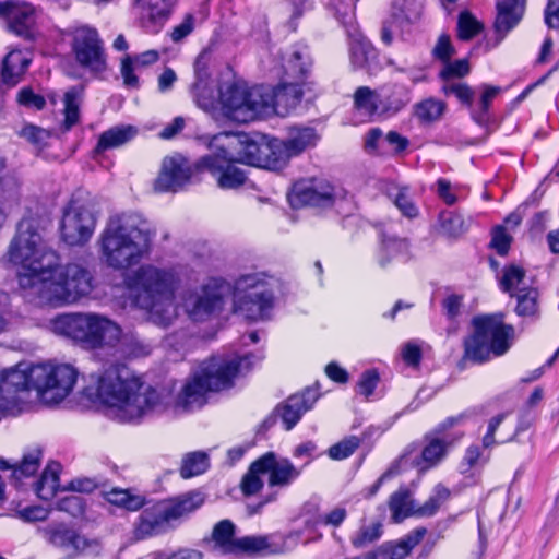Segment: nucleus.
<instances>
[{"mask_svg":"<svg viewBox=\"0 0 559 559\" xmlns=\"http://www.w3.org/2000/svg\"><path fill=\"white\" fill-rule=\"evenodd\" d=\"M82 395L90 402L106 406L121 423H134L154 413L167 411L171 391L145 383L124 365H111L92 373Z\"/></svg>","mask_w":559,"mask_h":559,"instance_id":"1","label":"nucleus"},{"mask_svg":"<svg viewBox=\"0 0 559 559\" xmlns=\"http://www.w3.org/2000/svg\"><path fill=\"white\" fill-rule=\"evenodd\" d=\"M154 236L151 224L139 213L111 215L98 239L102 259L112 270H128L150 254Z\"/></svg>","mask_w":559,"mask_h":559,"instance_id":"2","label":"nucleus"},{"mask_svg":"<svg viewBox=\"0 0 559 559\" xmlns=\"http://www.w3.org/2000/svg\"><path fill=\"white\" fill-rule=\"evenodd\" d=\"M179 278L173 269L143 264L124 277V285L133 302L148 311L151 320L169 326L177 318L174 302Z\"/></svg>","mask_w":559,"mask_h":559,"instance_id":"3","label":"nucleus"},{"mask_svg":"<svg viewBox=\"0 0 559 559\" xmlns=\"http://www.w3.org/2000/svg\"><path fill=\"white\" fill-rule=\"evenodd\" d=\"M260 359L261 357L253 354H246L233 358L212 357L203 361L176 397L173 393V386H162L171 391L173 401L167 409L170 406L183 411L200 408L206 402L207 392L229 389L238 376L248 372L253 364Z\"/></svg>","mask_w":559,"mask_h":559,"instance_id":"4","label":"nucleus"},{"mask_svg":"<svg viewBox=\"0 0 559 559\" xmlns=\"http://www.w3.org/2000/svg\"><path fill=\"white\" fill-rule=\"evenodd\" d=\"M95 278L91 270L83 263L70 262L48 267L36 284L29 299L39 305L63 307L78 304L95 289Z\"/></svg>","mask_w":559,"mask_h":559,"instance_id":"5","label":"nucleus"},{"mask_svg":"<svg viewBox=\"0 0 559 559\" xmlns=\"http://www.w3.org/2000/svg\"><path fill=\"white\" fill-rule=\"evenodd\" d=\"M11 263L23 269L19 273V285L25 297L34 289L48 267L55 266L59 257L48 248L32 218H23L8 249Z\"/></svg>","mask_w":559,"mask_h":559,"instance_id":"6","label":"nucleus"},{"mask_svg":"<svg viewBox=\"0 0 559 559\" xmlns=\"http://www.w3.org/2000/svg\"><path fill=\"white\" fill-rule=\"evenodd\" d=\"M51 331L91 348L114 345L121 336L120 326L100 313L70 312L57 316L50 322Z\"/></svg>","mask_w":559,"mask_h":559,"instance_id":"7","label":"nucleus"},{"mask_svg":"<svg viewBox=\"0 0 559 559\" xmlns=\"http://www.w3.org/2000/svg\"><path fill=\"white\" fill-rule=\"evenodd\" d=\"M472 325L473 334L464 340L463 360L481 364L491 355L506 354L511 347L514 329L504 323L503 313L474 317Z\"/></svg>","mask_w":559,"mask_h":559,"instance_id":"8","label":"nucleus"},{"mask_svg":"<svg viewBox=\"0 0 559 559\" xmlns=\"http://www.w3.org/2000/svg\"><path fill=\"white\" fill-rule=\"evenodd\" d=\"M204 502L202 491L191 490L145 508L134 525L135 538L145 539L168 531L174 523L195 512Z\"/></svg>","mask_w":559,"mask_h":559,"instance_id":"9","label":"nucleus"},{"mask_svg":"<svg viewBox=\"0 0 559 559\" xmlns=\"http://www.w3.org/2000/svg\"><path fill=\"white\" fill-rule=\"evenodd\" d=\"M29 376L40 402L57 405L73 391L79 371L71 364L45 362L31 365Z\"/></svg>","mask_w":559,"mask_h":559,"instance_id":"10","label":"nucleus"},{"mask_svg":"<svg viewBox=\"0 0 559 559\" xmlns=\"http://www.w3.org/2000/svg\"><path fill=\"white\" fill-rule=\"evenodd\" d=\"M96 214L91 200L75 195L64 207L60 222L61 239L69 246H83L94 234Z\"/></svg>","mask_w":559,"mask_h":559,"instance_id":"11","label":"nucleus"},{"mask_svg":"<svg viewBox=\"0 0 559 559\" xmlns=\"http://www.w3.org/2000/svg\"><path fill=\"white\" fill-rule=\"evenodd\" d=\"M71 37V50L79 66L95 75L103 73L107 69V59L98 32L83 25L75 27Z\"/></svg>","mask_w":559,"mask_h":559,"instance_id":"12","label":"nucleus"},{"mask_svg":"<svg viewBox=\"0 0 559 559\" xmlns=\"http://www.w3.org/2000/svg\"><path fill=\"white\" fill-rule=\"evenodd\" d=\"M31 365L17 364L0 371V401L12 416L21 414L26 404L31 381Z\"/></svg>","mask_w":559,"mask_h":559,"instance_id":"13","label":"nucleus"},{"mask_svg":"<svg viewBox=\"0 0 559 559\" xmlns=\"http://www.w3.org/2000/svg\"><path fill=\"white\" fill-rule=\"evenodd\" d=\"M266 141L255 140L248 134L223 132L214 135L209 144L210 150L229 153L236 162L262 168L263 148Z\"/></svg>","mask_w":559,"mask_h":559,"instance_id":"14","label":"nucleus"},{"mask_svg":"<svg viewBox=\"0 0 559 559\" xmlns=\"http://www.w3.org/2000/svg\"><path fill=\"white\" fill-rule=\"evenodd\" d=\"M228 286L221 280H211L198 292L189 293L183 298V308L193 321H204L222 309Z\"/></svg>","mask_w":559,"mask_h":559,"instance_id":"15","label":"nucleus"},{"mask_svg":"<svg viewBox=\"0 0 559 559\" xmlns=\"http://www.w3.org/2000/svg\"><path fill=\"white\" fill-rule=\"evenodd\" d=\"M236 164L239 163L229 153L211 150L198 160L197 167L214 176L219 188L237 189L246 182L247 175Z\"/></svg>","mask_w":559,"mask_h":559,"instance_id":"16","label":"nucleus"},{"mask_svg":"<svg viewBox=\"0 0 559 559\" xmlns=\"http://www.w3.org/2000/svg\"><path fill=\"white\" fill-rule=\"evenodd\" d=\"M423 10V0H393L390 17L383 22L381 28L383 44L390 46L396 34L420 19Z\"/></svg>","mask_w":559,"mask_h":559,"instance_id":"17","label":"nucleus"},{"mask_svg":"<svg viewBox=\"0 0 559 559\" xmlns=\"http://www.w3.org/2000/svg\"><path fill=\"white\" fill-rule=\"evenodd\" d=\"M192 177V168L186 157L180 154L167 156L163 159L162 168L154 188L158 192H176Z\"/></svg>","mask_w":559,"mask_h":559,"instance_id":"18","label":"nucleus"},{"mask_svg":"<svg viewBox=\"0 0 559 559\" xmlns=\"http://www.w3.org/2000/svg\"><path fill=\"white\" fill-rule=\"evenodd\" d=\"M274 305L273 290H258L254 295L234 296V311L249 321L270 318Z\"/></svg>","mask_w":559,"mask_h":559,"instance_id":"19","label":"nucleus"},{"mask_svg":"<svg viewBox=\"0 0 559 559\" xmlns=\"http://www.w3.org/2000/svg\"><path fill=\"white\" fill-rule=\"evenodd\" d=\"M335 197V189L330 182L316 179L309 183L296 185L292 202L300 205L326 207L333 204Z\"/></svg>","mask_w":559,"mask_h":559,"instance_id":"20","label":"nucleus"},{"mask_svg":"<svg viewBox=\"0 0 559 559\" xmlns=\"http://www.w3.org/2000/svg\"><path fill=\"white\" fill-rule=\"evenodd\" d=\"M319 396L318 389L309 386L301 393L290 395L284 404L277 406L275 413L282 418L285 429L290 430L312 408Z\"/></svg>","mask_w":559,"mask_h":559,"instance_id":"21","label":"nucleus"},{"mask_svg":"<svg viewBox=\"0 0 559 559\" xmlns=\"http://www.w3.org/2000/svg\"><path fill=\"white\" fill-rule=\"evenodd\" d=\"M0 16L4 17L10 31L19 36L31 38L35 24V8L27 2H1Z\"/></svg>","mask_w":559,"mask_h":559,"instance_id":"22","label":"nucleus"},{"mask_svg":"<svg viewBox=\"0 0 559 559\" xmlns=\"http://www.w3.org/2000/svg\"><path fill=\"white\" fill-rule=\"evenodd\" d=\"M263 468L269 474V486L286 488L301 475V468L296 467L288 459L277 457L274 452L261 456Z\"/></svg>","mask_w":559,"mask_h":559,"instance_id":"23","label":"nucleus"},{"mask_svg":"<svg viewBox=\"0 0 559 559\" xmlns=\"http://www.w3.org/2000/svg\"><path fill=\"white\" fill-rule=\"evenodd\" d=\"M411 259L409 242L406 238L386 233L381 234L377 262L381 269H389Z\"/></svg>","mask_w":559,"mask_h":559,"instance_id":"24","label":"nucleus"},{"mask_svg":"<svg viewBox=\"0 0 559 559\" xmlns=\"http://www.w3.org/2000/svg\"><path fill=\"white\" fill-rule=\"evenodd\" d=\"M272 87L254 86L248 90V100L245 111H238V122L247 123L258 118L273 115L274 104Z\"/></svg>","mask_w":559,"mask_h":559,"instance_id":"25","label":"nucleus"},{"mask_svg":"<svg viewBox=\"0 0 559 559\" xmlns=\"http://www.w3.org/2000/svg\"><path fill=\"white\" fill-rule=\"evenodd\" d=\"M378 117L390 118L411 102L409 90L401 84H389L378 88Z\"/></svg>","mask_w":559,"mask_h":559,"instance_id":"26","label":"nucleus"},{"mask_svg":"<svg viewBox=\"0 0 559 559\" xmlns=\"http://www.w3.org/2000/svg\"><path fill=\"white\" fill-rule=\"evenodd\" d=\"M350 63L355 69L372 75L380 69L378 53L372 44L362 35L356 34L349 43Z\"/></svg>","mask_w":559,"mask_h":559,"instance_id":"27","label":"nucleus"},{"mask_svg":"<svg viewBox=\"0 0 559 559\" xmlns=\"http://www.w3.org/2000/svg\"><path fill=\"white\" fill-rule=\"evenodd\" d=\"M526 0H497L496 32L501 40L522 19Z\"/></svg>","mask_w":559,"mask_h":559,"instance_id":"28","label":"nucleus"},{"mask_svg":"<svg viewBox=\"0 0 559 559\" xmlns=\"http://www.w3.org/2000/svg\"><path fill=\"white\" fill-rule=\"evenodd\" d=\"M383 524L379 520H359L357 528L349 535V543L355 550L366 549L377 544L383 536Z\"/></svg>","mask_w":559,"mask_h":559,"instance_id":"29","label":"nucleus"},{"mask_svg":"<svg viewBox=\"0 0 559 559\" xmlns=\"http://www.w3.org/2000/svg\"><path fill=\"white\" fill-rule=\"evenodd\" d=\"M249 87L243 84H230L219 92L223 114L230 120L237 121V112L245 111Z\"/></svg>","mask_w":559,"mask_h":559,"instance_id":"30","label":"nucleus"},{"mask_svg":"<svg viewBox=\"0 0 559 559\" xmlns=\"http://www.w3.org/2000/svg\"><path fill=\"white\" fill-rule=\"evenodd\" d=\"M312 60L306 46H295L287 53L283 68L288 78L302 81L310 72Z\"/></svg>","mask_w":559,"mask_h":559,"instance_id":"31","label":"nucleus"},{"mask_svg":"<svg viewBox=\"0 0 559 559\" xmlns=\"http://www.w3.org/2000/svg\"><path fill=\"white\" fill-rule=\"evenodd\" d=\"M40 533L51 545L64 549L79 550L84 546V539L73 530L63 524L40 528Z\"/></svg>","mask_w":559,"mask_h":559,"instance_id":"32","label":"nucleus"},{"mask_svg":"<svg viewBox=\"0 0 559 559\" xmlns=\"http://www.w3.org/2000/svg\"><path fill=\"white\" fill-rule=\"evenodd\" d=\"M272 100L274 104L273 115L286 116L292 109L296 108L301 100V90L298 84H282L276 88H272Z\"/></svg>","mask_w":559,"mask_h":559,"instance_id":"33","label":"nucleus"},{"mask_svg":"<svg viewBox=\"0 0 559 559\" xmlns=\"http://www.w3.org/2000/svg\"><path fill=\"white\" fill-rule=\"evenodd\" d=\"M138 134V129L130 124L115 126L99 135L95 151L97 153L119 147L130 142Z\"/></svg>","mask_w":559,"mask_h":559,"instance_id":"34","label":"nucleus"},{"mask_svg":"<svg viewBox=\"0 0 559 559\" xmlns=\"http://www.w3.org/2000/svg\"><path fill=\"white\" fill-rule=\"evenodd\" d=\"M31 59L21 50H12L9 52L2 64V81L8 85H15L26 71Z\"/></svg>","mask_w":559,"mask_h":559,"instance_id":"35","label":"nucleus"},{"mask_svg":"<svg viewBox=\"0 0 559 559\" xmlns=\"http://www.w3.org/2000/svg\"><path fill=\"white\" fill-rule=\"evenodd\" d=\"M389 509L394 523H401L408 516L415 515L416 507L412 492L406 487H401L389 498Z\"/></svg>","mask_w":559,"mask_h":559,"instance_id":"36","label":"nucleus"},{"mask_svg":"<svg viewBox=\"0 0 559 559\" xmlns=\"http://www.w3.org/2000/svg\"><path fill=\"white\" fill-rule=\"evenodd\" d=\"M319 141V134L310 127H293L284 141L290 155L297 156L309 147H313Z\"/></svg>","mask_w":559,"mask_h":559,"instance_id":"37","label":"nucleus"},{"mask_svg":"<svg viewBox=\"0 0 559 559\" xmlns=\"http://www.w3.org/2000/svg\"><path fill=\"white\" fill-rule=\"evenodd\" d=\"M272 276L264 272H252L241 274L234 282V296L254 295L258 290H272Z\"/></svg>","mask_w":559,"mask_h":559,"instance_id":"38","label":"nucleus"},{"mask_svg":"<svg viewBox=\"0 0 559 559\" xmlns=\"http://www.w3.org/2000/svg\"><path fill=\"white\" fill-rule=\"evenodd\" d=\"M262 159V168L270 170H280L284 168L293 157L284 141L273 139L266 141Z\"/></svg>","mask_w":559,"mask_h":559,"instance_id":"39","label":"nucleus"},{"mask_svg":"<svg viewBox=\"0 0 559 559\" xmlns=\"http://www.w3.org/2000/svg\"><path fill=\"white\" fill-rule=\"evenodd\" d=\"M212 539L222 554H238V538H235V525L231 521H219L213 528Z\"/></svg>","mask_w":559,"mask_h":559,"instance_id":"40","label":"nucleus"},{"mask_svg":"<svg viewBox=\"0 0 559 559\" xmlns=\"http://www.w3.org/2000/svg\"><path fill=\"white\" fill-rule=\"evenodd\" d=\"M175 3L176 0H133L141 17L152 22L166 19Z\"/></svg>","mask_w":559,"mask_h":559,"instance_id":"41","label":"nucleus"},{"mask_svg":"<svg viewBox=\"0 0 559 559\" xmlns=\"http://www.w3.org/2000/svg\"><path fill=\"white\" fill-rule=\"evenodd\" d=\"M209 74L200 66V61L195 62V82L192 85V93L199 107L210 110L214 105V96L212 88H209Z\"/></svg>","mask_w":559,"mask_h":559,"instance_id":"42","label":"nucleus"},{"mask_svg":"<svg viewBox=\"0 0 559 559\" xmlns=\"http://www.w3.org/2000/svg\"><path fill=\"white\" fill-rule=\"evenodd\" d=\"M210 467V457L204 451H193L183 455L180 466V476L188 479L199 476Z\"/></svg>","mask_w":559,"mask_h":559,"instance_id":"43","label":"nucleus"},{"mask_svg":"<svg viewBox=\"0 0 559 559\" xmlns=\"http://www.w3.org/2000/svg\"><path fill=\"white\" fill-rule=\"evenodd\" d=\"M440 234L447 238L457 239L463 236L469 227V221L463 215L454 212H442L439 216Z\"/></svg>","mask_w":559,"mask_h":559,"instance_id":"44","label":"nucleus"},{"mask_svg":"<svg viewBox=\"0 0 559 559\" xmlns=\"http://www.w3.org/2000/svg\"><path fill=\"white\" fill-rule=\"evenodd\" d=\"M106 500L127 511H138L145 504V499L129 489L112 488L105 492Z\"/></svg>","mask_w":559,"mask_h":559,"instance_id":"45","label":"nucleus"},{"mask_svg":"<svg viewBox=\"0 0 559 559\" xmlns=\"http://www.w3.org/2000/svg\"><path fill=\"white\" fill-rule=\"evenodd\" d=\"M354 106L369 117H378V90L368 86L358 87L354 93Z\"/></svg>","mask_w":559,"mask_h":559,"instance_id":"46","label":"nucleus"},{"mask_svg":"<svg viewBox=\"0 0 559 559\" xmlns=\"http://www.w3.org/2000/svg\"><path fill=\"white\" fill-rule=\"evenodd\" d=\"M515 312L520 317L533 318L538 313V292L536 288H520L516 293Z\"/></svg>","mask_w":559,"mask_h":559,"instance_id":"47","label":"nucleus"},{"mask_svg":"<svg viewBox=\"0 0 559 559\" xmlns=\"http://www.w3.org/2000/svg\"><path fill=\"white\" fill-rule=\"evenodd\" d=\"M261 457L251 463L248 472L243 475L240 489L245 496H252L259 492L263 487L262 475L265 474Z\"/></svg>","mask_w":559,"mask_h":559,"instance_id":"48","label":"nucleus"},{"mask_svg":"<svg viewBox=\"0 0 559 559\" xmlns=\"http://www.w3.org/2000/svg\"><path fill=\"white\" fill-rule=\"evenodd\" d=\"M82 92L76 87H72L67 91L63 97L64 103V120H63V129L64 131L70 130L73 126L79 122L80 119V103H81Z\"/></svg>","mask_w":559,"mask_h":559,"instance_id":"49","label":"nucleus"},{"mask_svg":"<svg viewBox=\"0 0 559 559\" xmlns=\"http://www.w3.org/2000/svg\"><path fill=\"white\" fill-rule=\"evenodd\" d=\"M447 453V444L438 439L432 438L421 450V462L418 463L421 469H428L437 465Z\"/></svg>","mask_w":559,"mask_h":559,"instance_id":"50","label":"nucleus"},{"mask_svg":"<svg viewBox=\"0 0 559 559\" xmlns=\"http://www.w3.org/2000/svg\"><path fill=\"white\" fill-rule=\"evenodd\" d=\"M58 487L59 476L57 471L49 466L43 472L39 480L36 483L35 491L40 499L49 500L55 496Z\"/></svg>","mask_w":559,"mask_h":559,"instance_id":"51","label":"nucleus"},{"mask_svg":"<svg viewBox=\"0 0 559 559\" xmlns=\"http://www.w3.org/2000/svg\"><path fill=\"white\" fill-rule=\"evenodd\" d=\"M450 491L443 485H437L433 489V495L420 507L416 508L415 516H431L433 515L441 504L447 501Z\"/></svg>","mask_w":559,"mask_h":559,"instance_id":"52","label":"nucleus"},{"mask_svg":"<svg viewBox=\"0 0 559 559\" xmlns=\"http://www.w3.org/2000/svg\"><path fill=\"white\" fill-rule=\"evenodd\" d=\"M41 451L35 449L23 456L19 466L13 469V477L21 480L23 477H29L36 474L39 468Z\"/></svg>","mask_w":559,"mask_h":559,"instance_id":"53","label":"nucleus"},{"mask_svg":"<svg viewBox=\"0 0 559 559\" xmlns=\"http://www.w3.org/2000/svg\"><path fill=\"white\" fill-rule=\"evenodd\" d=\"M525 277V271L516 265H509L503 270V275L500 280V287L503 292L514 296L513 290L520 289V285Z\"/></svg>","mask_w":559,"mask_h":559,"instance_id":"54","label":"nucleus"},{"mask_svg":"<svg viewBox=\"0 0 559 559\" xmlns=\"http://www.w3.org/2000/svg\"><path fill=\"white\" fill-rule=\"evenodd\" d=\"M471 71L467 59H459L455 61H447L443 63L439 78L444 82H453L454 79H461L467 75Z\"/></svg>","mask_w":559,"mask_h":559,"instance_id":"55","label":"nucleus"},{"mask_svg":"<svg viewBox=\"0 0 559 559\" xmlns=\"http://www.w3.org/2000/svg\"><path fill=\"white\" fill-rule=\"evenodd\" d=\"M444 108L442 102L428 98L416 105V116L423 121H435L442 116Z\"/></svg>","mask_w":559,"mask_h":559,"instance_id":"56","label":"nucleus"},{"mask_svg":"<svg viewBox=\"0 0 559 559\" xmlns=\"http://www.w3.org/2000/svg\"><path fill=\"white\" fill-rule=\"evenodd\" d=\"M358 0H331L335 17L345 26H352L355 21V8Z\"/></svg>","mask_w":559,"mask_h":559,"instance_id":"57","label":"nucleus"},{"mask_svg":"<svg viewBox=\"0 0 559 559\" xmlns=\"http://www.w3.org/2000/svg\"><path fill=\"white\" fill-rule=\"evenodd\" d=\"M499 91L500 88L496 86H484V91L479 100V109L473 112V118L477 123L481 124L487 121L489 107L493 98L498 95Z\"/></svg>","mask_w":559,"mask_h":559,"instance_id":"58","label":"nucleus"},{"mask_svg":"<svg viewBox=\"0 0 559 559\" xmlns=\"http://www.w3.org/2000/svg\"><path fill=\"white\" fill-rule=\"evenodd\" d=\"M481 29L479 22L469 13L463 12L457 21V34L460 39L469 40Z\"/></svg>","mask_w":559,"mask_h":559,"instance_id":"59","label":"nucleus"},{"mask_svg":"<svg viewBox=\"0 0 559 559\" xmlns=\"http://www.w3.org/2000/svg\"><path fill=\"white\" fill-rule=\"evenodd\" d=\"M359 443L360 440L355 436L346 438L330 447L329 456L336 461L347 459L358 449Z\"/></svg>","mask_w":559,"mask_h":559,"instance_id":"60","label":"nucleus"},{"mask_svg":"<svg viewBox=\"0 0 559 559\" xmlns=\"http://www.w3.org/2000/svg\"><path fill=\"white\" fill-rule=\"evenodd\" d=\"M269 539V536H245L238 538V552H273L274 550L271 549Z\"/></svg>","mask_w":559,"mask_h":559,"instance_id":"61","label":"nucleus"},{"mask_svg":"<svg viewBox=\"0 0 559 559\" xmlns=\"http://www.w3.org/2000/svg\"><path fill=\"white\" fill-rule=\"evenodd\" d=\"M442 92L445 95H454L460 102L468 106L472 105L473 90L465 83L447 82L442 85Z\"/></svg>","mask_w":559,"mask_h":559,"instance_id":"62","label":"nucleus"},{"mask_svg":"<svg viewBox=\"0 0 559 559\" xmlns=\"http://www.w3.org/2000/svg\"><path fill=\"white\" fill-rule=\"evenodd\" d=\"M379 381V372L376 369H368L361 373L357 382V392L369 397L376 390Z\"/></svg>","mask_w":559,"mask_h":559,"instance_id":"63","label":"nucleus"},{"mask_svg":"<svg viewBox=\"0 0 559 559\" xmlns=\"http://www.w3.org/2000/svg\"><path fill=\"white\" fill-rule=\"evenodd\" d=\"M20 135L26 139L33 145L41 147L46 145L48 139L50 138V132L46 129L28 124L21 130Z\"/></svg>","mask_w":559,"mask_h":559,"instance_id":"64","label":"nucleus"}]
</instances>
